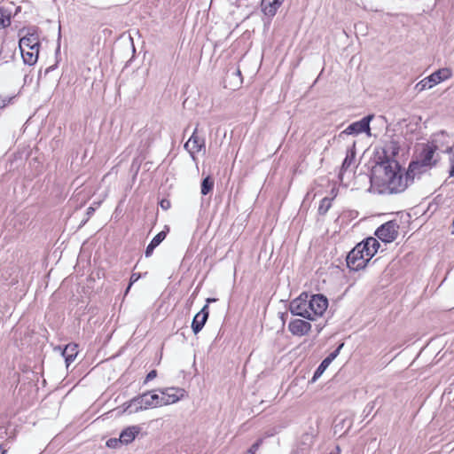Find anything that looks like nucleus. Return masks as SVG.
Wrapping results in <instances>:
<instances>
[{"label":"nucleus","instance_id":"obj_29","mask_svg":"<svg viewBox=\"0 0 454 454\" xmlns=\"http://www.w3.org/2000/svg\"><path fill=\"white\" fill-rule=\"evenodd\" d=\"M141 277V274L140 272H136L134 271L130 277V281H129V285L126 290V293L129 290L130 286L135 283L137 282Z\"/></svg>","mask_w":454,"mask_h":454},{"label":"nucleus","instance_id":"obj_17","mask_svg":"<svg viewBox=\"0 0 454 454\" xmlns=\"http://www.w3.org/2000/svg\"><path fill=\"white\" fill-rule=\"evenodd\" d=\"M360 243L363 246V247H364V250L366 252L365 255L370 256L371 258L374 256V254L377 253L378 249L380 247L379 241L373 237H369Z\"/></svg>","mask_w":454,"mask_h":454},{"label":"nucleus","instance_id":"obj_9","mask_svg":"<svg viewBox=\"0 0 454 454\" xmlns=\"http://www.w3.org/2000/svg\"><path fill=\"white\" fill-rule=\"evenodd\" d=\"M164 398H165L164 395H160L155 393L149 395L147 393H144V408L145 409L154 408V407L171 404V403H174L176 402V398L171 399V400H169V399L165 400Z\"/></svg>","mask_w":454,"mask_h":454},{"label":"nucleus","instance_id":"obj_24","mask_svg":"<svg viewBox=\"0 0 454 454\" xmlns=\"http://www.w3.org/2000/svg\"><path fill=\"white\" fill-rule=\"evenodd\" d=\"M11 24V15L9 12L4 8H0V25L7 27Z\"/></svg>","mask_w":454,"mask_h":454},{"label":"nucleus","instance_id":"obj_28","mask_svg":"<svg viewBox=\"0 0 454 454\" xmlns=\"http://www.w3.org/2000/svg\"><path fill=\"white\" fill-rule=\"evenodd\" d=\"M122 443L118 441V438H110L106 441V446L109 448L116 449Z\"/></svg>","mask_w":454,"mask_h":454},{"label":"nucleus","instance_id":"obj_1","mask_svg":"<svg viewBox=\"0 0 454 454\" xmlns=\"http://www.w3.org/2000/svg\"><path fill=\"white\" fill-rule=\"evenodd\" d=\"M386 160H382L373 170V178L378 179L382 185L389 191L390 193H399L403 192L415 177L410 173V167L405 174L399 163L395 160H390L385 156Z\"/></svg>","mask_w":454,"mask_h":454},{"label":"nucleus","instance_id":"obj_14","mask_svg":"<svg viewBox=\"0 0 454 454\" xmlns=\"http://www.w3.org/2000/svg\"><path fill=\"white\" fill-rule=\"evenodd\" d=\"M140 430L141 428L139 426L128 427L127 428L121 431L118 438V441L121 442L122 444L127 445L135 440L136 436L139 434Z\"/></svg>","mask_w":454,"mask_h":454},{"label":"nucleus","instance_id":"obj_25","mask_svg":"<svg viewBox=\"0 0 454 454\" xmlns=\"http://www.w3.org/2000/svg\"><path fill=\"white\" fill-rule=\"evenodd\" d=\"M354 159H355L354 152H351L350 154H347L346 158L344 159V160L342 162L341 169L347 170L349 168V166L351 165V163L353 162Z\"/></svg>","mask_w":454,"mask_h":454},{"label":"nucleus","instance_id":"obj_18","mask_svg":"<svg viewBox=\"0 0 454 454\" xmlns=\"http://www.w3.org/2000/svg\"><path fill=\"white\" fill-rule=\"evenodd\" d=\"M284 0H262V8L265 14L273 16Z\"/></svg>","mask_w":454,"mask_h":454},{"label":"nucleus","instance_id":"obj_21","mask_svg":"<svg viewBox=\"0 0 454 454\" xmlns=\"http://www.w3.org/2000/svg\"><path fill=\"white\" fill-rule=\"evenodd\" d=\"M23 60L26 64L31 66L34 65L38 59L39 47H36V50H23L20 51Z\"/></svg>","mask_w":454,"mask_h":454},{"label":"nucleus","instance_id":"obj_7","mask_svg":"<svg viewBox=\"0 0 454 454\" xmlns=\"http://www.w3.org/2000/svg\"><path fill=\"white\" fill-rule=\"evenodd\" d=\"M308 298L307 293H302L299 297L293 300L289 304V310L294 316H299L308 320L313 321V317L307 309L306 299Z\"/></svg>","mask_w":454,"mask_h":454},{"label":"nucleus","instance_id":"obj_3","mask_svg":"<svg viewBox=\"0 0 454 454\" xmlns=\"http://www.w3.org/2000/svg\"><path fill=\"white\" fill-rule=\"evenodd\" d=\"M365 254L364 247L361 243H358L347 255L346 262L349 270H359L364 269L372 259L370 256H366Z\"/></svg>","mask_w":454,"mask_h":454},{"label":"nucleus","instance_id":"obj_27","mask_svg":"<svg viewBox=\"0 0 454 454\" xmlns=\"http://www.w3.org/2000/svg\"><path fill=\"white\" fill-rule=\"evenodd\" d=\"M174 391V388H168L166 389L165 392H161V395H164L165 396V400L166 399H176V402L180 399V395H176V393H171Z\"/></svg>","mask_w":454,"mask_h":454},{"label":"nucleus","instance_id":"obj_37","mask_svg":"<svg viewBox=\"0 0 454 454\" xmlns=\"http://www.w3.org/2000/svg\"><path fill=\"white\" fill-rule=\"evenodd\" d=\"M207 302H212V301H215V299H213V298H208L207 300Z\"/></svg>","mask_w":454,"mask_h":454},{"label":"nucleus","instance_id":"obj_30","mask_svg":"<svg viewBox=\"0 0 454 454\" xmlns=\"http://www.w3.org/2000/svg\"><path fill=\"white\" fill-rule=\"evenodd\" d=\"M12 98L13 97L0 95V107L3 108L6 106Z\"/></svg>","mask_w":454,"mask_h":454},{"label":"nucleus","instance_id":"obj_36","mask_svg":"<svg viewBox=\"0 0 454 454\" xmlns=\"http://www.w3.org/2000/svg\"><path fill=\"white\" fill-rule=\"evenodd\" d=\"M387 149H392L393 150V155H395L396 153L395 152V150L396 149V147L395 146L394 144H391L390 146L387 147Z\"/></svg>","mask_w":454,"mask_h":454},{"label":"nucleus","instance_id":"obj_15","mask_svg":"<svg viewBox=\"0 0 454 454\" xmlns=\"http://www.w3.org/2000/svg\"><path fill=\"white\" fill-rule=\"evenodd\" d=\"M225 82H229L234 88L239 87L243 82L239 67L229 68L226 73Z\"/></svg>","mask_w":454,"mask_h":454},{"label":"nucleus","instance_id":"obj_16","mask_svg":"<svg viewBox=\"0 0 454 454\" xmlns=\"http://www.w3.org/2000/svg\"><path fill=\"white\" fill-rule=\"evenodd\" d=\"M61 354L65 358L67 368H68L77 356L78 346L74 343H69L65 347Z\"/></svg>","mask_w":454,"mask_h":454},{"label":"nucleus","instance_id":"obj_19","mask_svg":"<svg viewBox=\"0 0 454 454\" xmlns=\"http://www.w3.org/2000/svg\"><path fill=\"white\" fill-rule=\"evenodd\" d=\"M19 46L20 51L23 50H36V47H39V43L36 37L34 35H29L27 36H24L20 38Z\"/></svg>","mask_w":454,"mask_h":454},{"label":"nucleus","instance_id":"obj_26","mask_svg":"<svg viewBox=\"0 0 454 454\" xmlns=\"http://www.w3.org/2000/svg\"><path fill=\"white\" fill-rule=\"evenodd\" d=\"M331 207V200L327 198H325L321 200L320 206L318 207V211L320 214H325L329 207Z\"/></svg>","mask_w":454,"mask_h":454},{"label":"nucleus","instance_id":"obj_35","mask_svg":"<svg viewBox=\"0 0 454 454\" xmlns=\"http://www.w3.org/2000/svg\"><path fill=\"white\" fill-rule=\"evenodd\" d=\"M94 212V208L92 207H90L88 209H87V215H90L91 214H93Z\"/></svg>","mask_w":454,"mask_h":454},{"label":"nucleus","instance_id":"obj_39","mask_svg":"<svg viewBox=\"0 0 454 454\" xmlns=\"http://www.w3.org/2000/svg\"><path fill=\"white\" fill-rule=\"evenodd\" d=\"M5 452H6V450H4V451L2 452V454H5Z\"/></svg>","mask_w":454,"mask_h":454},{"label":"nucleus","instance_id":"obj_8","mask_svg":"<svg viewBox=\"0 0 454 454\" xmlns=\"http://www.w3.org/2000/svg\"><path fill=\"white\" fill-rule=\"evenodd\" d=\"M373 119L372 114H369L364 116L360 121H355L348 125L343 131L342 134L347 135H358L361 133H366L367 135H371L370 131V122Z\"/></svg>","mask_w":454,"mask_h":454},{"label":"nucleus","instance_id":"obj_33","mask_svg":"<svg viewBox=\"0 0 454 454\" xmlns=\"http://www.w3.org/2000/svg\"><path fill=\"white\" fill-rule=\"evenodd\" d=\"M160 207L164 210L168 209L170 207V201L168 200H162L160 201Z\"/></svg>","mask_w":454,"mask_h":454},{"label":"nucleus","instance_id":"obj_2","mask_svg":"<svg viewBox=\"0 0 454 454\" xmlns=\"http://www.w3.org/2000/svg\"><path fill=\"white\" fill-rule=\"evenodd\" d=\"M437 150V145L432 144H424L422 145V150L417 156L416 160H413L410 163V173H412L413 176L419 175L426 171L427 168H432L434 166L438 158L435 157V151Z\"/></svg>","mask_w":454,"mask_h":454},{"label":"nucleus","instance_id":"obj_11","mask_svg":"<svg viewBox=\"0 0 454 454\" xmlns=\"http://www.w3.org/2000/svg\"><path fill=\"white\" fill-rule=\"evenodd\" d=\"M196 133L197 128L194 129L189 140L184 144V148L190 153L192 158H194L195 153H199L205 147L204 138L199 137Z\"/></svg>","mask_w":454,"mask_h":454},{"label":"nucleus","instance_id":"obj_12","mask_svg":"<svg viewBox=\"0 0 454 454\" xmlns=\"http://www.w3.org/2000/svg\"><path fill=\"white\" fill-rule=\"evenodd\" d=\"M209 311H208V305L206 304L200 312H198L195 317H193L192 323V329L194 334L199 333L203 326L205 325L207 318H208Z\"/></svg>","mask_w":454,"mask_h":454},{"label":"nucleus","instance_id":"obj_4","mask_svg":"<svg viewBox=\"0 0 454 454\" xmlns=\"http://www.w3.org/2000/svg\"><path fill=\"white\" fill-rule=\"evenodd\" d=\"M306 304L310 317H313V321L317 317H322L328 308L327 298L321 294H309L306 299Z\"/></svg>","mask_w":454,"mask_h":454},{"label":"nucleus","instance_id":"obj_34","mask_svg":"<svg viewBox=\"0 0 454 454\" xmlns=\"http://www.w3.org/2000/svg\"><path fill=\"white\" fill-rule=\"evenodd\" d=\"M450 176H454V155L451 158V168L450 170Z\"/></svg>","mask_w":454,"mask_h":454},{"label":"nucleus","instance_id":"obj_20","mask_svg":"<svg viewBox=\"0 0 454 454\" xmlns=\"http://www.w3.org/2000/svg\"><path fill=\"white\" fill-rule=\"evenodd\" d=\"M166 232L164 231H160L150 242L145 250V256H150L154 248L157 247L166 238Z\"/></svg>","mask_w":454,"mask_h":454},{"label":"nucleus","instance_id":"obj_32","mask_svg":"<svg viewBox=\"0 0 454 454\" xmlns=\"http://www.w3.org/2000/svg\"><path fill=\"white\" fill-rule=\"evenodd\" d=\"M139 168H140V162L137 160H134L132 163V166H131V170L135 171V175H137Z\"/></svg>","mask_w":454,"mask_h":454},{"label":"nucleus","instance_id":"obj_13","mask_svg":"<svg viewBox=\"0 0 454 454\" xmlns=\"http://www.w3.org/2000/svg\"><path fill=\"white\" fill-rule=\"evenodd\" d=\"M343 347V343L340 344L334 351L330 353L319 364L314 372V376L312 378V381H316L317 378H319L325 370L330 365V364L339 355L340 348Z\"/></svg>","mask_w":454,"mask_h":454},{"label":"nucleus","instance_id":"obj_38","mask_svg":"<svg viewBox=\"0 0 454 454\" xmlns=\"http://www.w3.org/2000/svg\"><path fill=\"white\" fill-rule=\"evenodd\" d=\"M370 407V411H372L373 409V403L372 404H368L367 405V408Z\"/></svg>","mask_w":454,"mask_h":454},{"label":"nucleus","instance_id":"obj_23","mask_svg":"<svg viewBox=\"0 0 454 454\" xmlns=\"http://www.w3.org/2000/svg\"><path fill=\"white\" fill-rule=\"evenodd\" d=\"M142 409V399L140 397H136L130 401L129 405L126 407L125 411L129 413L137 412Z\"/></svg>","mask_w":454,"mask_h":454},{"label":"nucleus","instance_id":"obj_5","mask_svg":"<svg viewBox=\"0 0 454 454\" xmlns=\"http://www.w3.org/2000/svg\"><path fill=\"white\" fill-rule=\"evenodd\" d=\"M452 72L450 68H441L421 80L416 87L419 88V90L431 89L434 85L450 78Z\"/></svg>","mask_w":454,"mask_h":454},{"label":"nucleus","instance_id":"obj_31","mask_svg":"<svg viewBox=\"0 0 454 454\" xmlns=\"http://www.w3.org/2000/svg\"><path fill=\"white\" fill-rule=\"evenodd\" d=\"M157 377V371L156 370H152L145 377V379L144 380V383H146L148 381H151L153 380L154 378Z\"/></svg>","mask_w":454,"mask_h":454},{"label":"nucleus","instance_id":"obj_10","mask_svg":"<svg viewBox=\"0 0 454 454\" xmlns=\"http://www.w3.org/2000/svg\"><path fill=\"white\" fill-rule=\"evenodd\" d=\"M288 329L293 335L304 336L311 330V324L302 319H294L290 321Z\"/></svg>","mask_w":454,"mask_h":454},{"label":"nucleus","instance_id":"obj_22","mask_svg":"<svg viewBox=\"0 0 454 454\" xmlns=\"http://www.w3.org/2000/svg\"><path fill=\"white\" fill-rule=\"evenodd\" d=\"M214 180L211 176L205 177L201 182V194L207 195L213 191Z\"/></svg>","mask_w":454,"mask_h":454},{"label":"nucleus","instance_id":"obj_6","mask_svg":"<svg viewBox=\"0 0 454 454\" xmlns=\"http://www.w3.org/2000/svg\"><path fill=\"white\" fill-rule=\"evenodd\" d=\"M399 224L395 221H388L380 226L375 235L383 242L390 243L398 236Z\"/></svg>","mask_w":454,"mask_h":454}]
</instances>
